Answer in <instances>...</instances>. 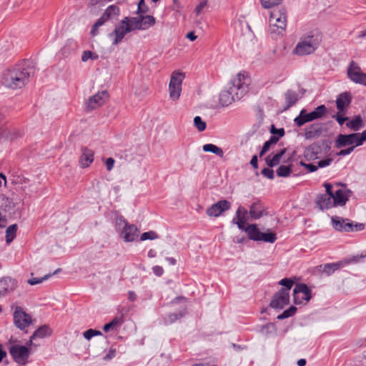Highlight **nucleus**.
Instances as JSON below:
<instances>
[{"mask_svg": "<svg viewBox=\"0 0 366 366\" xmlns=\"http://www.w3.org/2000/svg\"><path fill=\"white\" fill-rule=\"evenodd\" d=\"M99 59V55L92 51L86 50L84 51L81 55V61L84 62L87 61L88 60H97Z\"/></svg>", "mask_w": 366, "mask_h": 366, "instance_id": "nucleus-42", "label": "nucleus"}, {"mask_svg": "<svg viewBox=\"0 0 366 366\" xmlns=\"http://www.w3.org/2000/svg\"><path fill=\"white\" fill-rule=\"evenodd\" d=\"M83 335L85 339L89 340L92 337L94 336L102 335V332L99 330L89 329L85 331L83 333Z\"/></svg>", "mask_w": 366, "mask_h": 366, "instance_id": "nucleus-48", "label": "nucleus"}, {"mask_svg": "<svg viewBox=\"0 0 366 366\" xmlns=\"http://www.w3.org/2000/svg\"><path fill=\"white\" fill-rule=\"evenodd\" d=\"M243 230L247 233L249 239L260 241L261 232L256 224H249L247 227H244Z\"/></svg>", "mask_w": 366, "mask_h": 366, "instance_id": "nucleus-29", "label": "nucleus"}, {"mask_svg": "<svg viewBox=\"0 0 366 366\" xmlns=\"http://www.w3.org/2000/svg\"><path fill=\"white\" fill-rule=\"evenodd\" d=\"M158 238V234L154 231H149L142 233L140 236V241H145L147 239H156Z\"/></svg>", "mask_w": 366, "mask_h": 366, "instance_id": "nucleus-46", "label": "nucleus"}, {"mask_svg": "<svg viewBox=\"0 0 366 366\" xmlns=\"http://www.w3.org/2000/svg\"><path fill=\"white\" fill-rule=\"evenodd\" d=\"M247 210L242 206H239L235 213V216L232 219V222L237 225L241 230L244 229V225L247 219Z\"/></svg>", "mask_w": 366, "mask_h": 366, "instance_id": "nucleus-24", "label": "nucleus"}, {"mask_svg": "<svg viewBox=\"0 0 366 366\" xmlns=\"http://www.w3.org/2000/svg\"><path fill=\"white\" fill-rule=\"evenodd\" d=\"M185 76V73L180 70L172 71L169 83V97L172 101L179 99L182 90V82Z\"/></svg>", "mask_w": 366, "mask_h": 366, "instance_id": "nucleus-7", "label": "nucleus"}, {"mask_svg": "<svg viewBox=\"0 0 366 366\" xmlns=\"http://www.w3.org/2000/svg\"><path fill=\"white\" fill-rule=\"evenodd\" d=\"M104 24V23L103 22L102 20H101L100 19H98L97 21L95 22V24L93 25V26L92 28V30H91L92 35V36L97 35L99 28L101 26H102Z\"/></svg>", "mask_w": 366, "mask_h": 366, "instance_id": "nucleus-50", "label": "nucleus"}, {"mask_svg": "<svg viewBox=\"0 0 366 366\" xmlns=\"http://www.w3.org/2000/svg\"><path fill=\"white\" fill-rule=\"evenodd\" d=\"M33 69L26 61L19 62L3 73L2 84L13 89L21 88L29 81Z\"/></svg>", "mask_w": 366, "mask_h": 366, "instance_id": "nucleus-3", "label": "nucleus"}, {"mask_svg": "<svg viewBox=\"0 0 366 366\" xmlns=\"http://www.w3.org/2000/svg\"><path fill=\"white\" fill-rule=\"evenodd\" d=\"M11 307L13 310L14 325L19 330L26 331L32 322L31 316L21 306L16 304H13Z\"/></svg>", "mask_w": 366, "mask_h": 366, "instance_id": "nucleus-9", "label": "nucleus"}, {"mask_svg": "<svg viewBox=\"0 0 366 366\" xmlns=\"http://www.w3.org/2000/svg\"><path fill=\"white\" fill-rule=\"evenodd\" d=\"M292 172L291 166L281 165L277 169V174L279 177H287Z\"/></svg>", "mask_w": 366, "mask_h": 366, "instance_id": "nucleus-39", "label": "nucleus"}, {"mask_svg": "<svg viewBox=\"0 0 366 366\" xmlns=\"http://www.w3.org/2000/svg\"><path fill=\"white\" fill-rule=\"evenodd\" d=\"M333 228L338 232L361 231L364 229L365 224L362 223L354 224L348 219H344L338 216H333L331 218Z\"/></svg>", "mask_w": 366, "mask_h": 366, "instance_id": "nucleus-10", "label": "nucleus"}, {"mask_svg": "<svg viewBox=\"0 0 366 366\" xmlns=\"http://www.w3.org/2000/svg\"><path fill=\"white\" fill-rule=\"evenodd\" d=\"M278 138L274 136H271L268 141H266L262 147V149L259 153V156H263L270 148L271 145L274 144L277 142Z\"/></svg>", "mask_w": 366, "mask_h": 366, "instance_id": "nucleus-38", "label": "nucleus"}, {"mask_svg": "<svg viewBox=\"0 0 366 366\" xmlns=\"http://www.w3.org/2000/svg\"><path fill=\"white\" fill-rule=\"evenodd\" d=\"M277 240V236L275 233L273 232H267L264 233L261 232L260 235V241H263L265 242L274 243Z\"/></svg>", "mask_w": 366, "mask_h": 366, "instance_id": "nucleus-41", "label": "nucleus"}, {"mask_svg": "<svg viewBox=\"0 0 366 366\" xmlns=\"http://www.w3.org/2000/svg\"><path fill=\"white\" fill-rule=\"evenodd\" d=\"M94 160V152L87 147H82L81 148V155L79 159V164L81 168H87L91 166Z\"/></svg>", "mask_w": 366, "mask_h": 366, "instance_id": "nucleus-20", "label": "nucleus"}, {"mask_svg": "<svg viewBox=\"0 0 366 366\" xmlns=\"http://www.w3.org/2000/svg\"><path fill=\"white\" fill-rule=\"evenodd\" d=\"M353 151H354V147H348L347 149H341L338 152L337 154L339 156H346V155L350 154Z\"/></svg>", "mask_w": 366, "mask_h": 366, "instance_id": "nucleus-59", "label": "nucleus"}, {"mask_svg": "<svg viewBox=\"0 0 366 366\" xmlns=\"http://www.w3.org/2000/svg\"><path fill=\"white\" fill-rule=\"evenodd\" d=\"M187 38L193 41L197 39V36L195 35L194 31H190L187 34Z\"/></svg>", "mask_w": 366, "mask_h": 366, "instance_id": "nucleus-64", "label": "nucleus"}, {"mask_svg": "<svg viewBox=\"0 0 366 366\" xmlns=\"http://www.w3.org/2000/svg\"><path fill=\"white\" fill-rule=\"evenodd\" d=\"M51 333L50 329L48 326L44 325L38 328L34 334L31 336V338L29 342V345L31 346L32 344V341L36 338H44Z\"/></svg>", "mask_w": 366, "mask_h": 366, "instance_id": "nucleus-30", "label": "nucleus"}, {"mask_svg": "<svg viewBox=\"0 0 366 366\" xmlns=\"http://www.w3.org/2000/svg\"><path fill=\"white\" fill-rule=\"evenodd\" d=\"M29 344V342L27 343ZM28 346L19 345H12L9 348V353L14 360L20 365H25L28 362L30 355V349Z\"/></svg>", "mask_w": 366, "mask_h": 366, "instance_id": "nucleus-12", "label": "nucleus"}, {"mask_svg": "<svg viewBox=\"0 0 366 366\" xmlns=\"http://www.w3.org/2000/svg\"><path fill=\"white\" fill-rule=\"evenodd\" d=\"M297 312V308L295 306H291L287 310H285L282 314L277 316V319L280 320H282L286 318H289L295 315Z\"/></svg>", "mask_w": 366, "mask_h": 366, "instance_id": "nucleus-40", "label": "nucleus"}, {"mask_svg": "<svg viewBox=\"0 0 366 366\" xmlns=\"http://www.w3.org/2000/svg\"><path fill=\"white\" fill-rule=\"evenodd\" d=\"M279 284L285 287L284 288H282L280 290L281 291H285L290 294V290L293 285L292 280H291L290 279L284 278L280 281Z\"/></svg>", "mask_w": 366, "mask_h": 366, "instance_id": "nucleus-45", "label": "nucleus"}, {"mask_svg": "<svg viewBox=\"0 0 366 366\" xmlns=\"http://www.w3.org/2000/svg\"><path fill=\"white\" fill-rule=\"evenodd\" d=\"M17 287V281L11 277L0 279V297L9 295Z\"/></svg>", "mask_w": 366, "mask_h": 366, "instance_id": "nucleus-21", "label": "nucleus"}, {"mask_svg": "<svg viewBox=\"0 0 366 366\" xmlns=\"http://www.w3.org/2000/svg\"><path fill=\"white\" fill-rule=\"evenodd\" d=\"M231 204L227 200H220L217 203L213 204L207 209V214L209 217H217L220 216L224 212L230 209Z\"/></svg>", "mask_w": 366, "mask_h": 366, "instance_id": "nucleus-18", "label": "nucleus"}, {"mask_svg": "<svg viewBox=\"0 0 366 366\" xmlns=\"http://www.w3.org/2000/svg\"><path fill=\"white\" fill-rule=\"evenodd\" d=\"M293 297L295 304H306L312 298L311 290L305 284H297L294 288Z\"/></svg>", "mask_w": 366, "mask_h": 366, "instance_id": "nucleus-13", "label": "nucleus"}, {"mask_svg": "<svg viewBox=\"0 0 366 366\" xmlns=\"http://www.w3.org/2000/svg\"><path fill=\"white\" fill-rule=\"evenodd\" d=\"M51 274L45 275L42 278H31L28 280V283L31 285H35L41 283L44 280H47Z\"/></svg>", "mask_w": 366, "mask_h": 366, "instance_id": "nucleus-52", "label": "nucleus"}, {"mask_svg": "<svg viewBox=\"0 0 366 366\" xmlns=\"http://www.w3.org/2000/svg\"><path fill=\"white\" fill-rule=\"evenodd\" d=\"M194 127H196V129L199 132L204 131L207 127L206 122L204 121H203L202 119L199 116H197L194 117Z\"/></svg>", "mask_w": 366, "mask_h": 366, "instance_id": "nucleus-44", "label": "nucleus"}, {"mask_svg": "<svg viewBox=\"0 0 366 366\" xmlns=\"http://www.w3.org/2000/svg\"><path fill=\"white\" fill-rule=\"evenodd\" d=\"M202 149L205 152L214 153L216 155L219 156V157H223L224 156L223 150L220 147L213 144H206L203 145Z\"/></svg>", "mask_w": 366, "mask_h": 366, "instance_id": "nucleus-36", "label": "nucleus"}, {"mask_svg": "<svg viewBox=\"0 0 366 366\" xmlns=\"http://www.w3.org/2000/svg\"><path fill=\"white\" fill-rule=\"evenodd\" d=\"M272 32L282 34L287 26V16L284 8L273 10L269 18Z\"/></svg>", "mask_w": 366, "mask_h": 366, "instance_id": "nucleus-8", "label": "nucleus"}, {"mask_svg": "<svg viewBox=\"0 0 366 366\" xmlns=\"http://www.w3.org/2000/svg\"><path fill=\"white\" fill-rule=\"evenodd\" d=\"M152 271L153 273L157 277H161L164 273V269L159 265L154 266L152 267Z\"/></svg>", "mask_w": 366, "mask_h": 366, "instance_id": "nucleus-57", "label": "nucleus"}, {"mask_svg": "<svg viewBox=\"0 0 366 366\" xmlns=\"http://www.w3.org/2000/svg\"><path fill=\"white\" fill-rule=\"evenodd\" d=\"M351 192L345 188H340L339 187L332 184V194L333 203L335 207H342L345 205L349 200Z\"/></svg>", "mask_w": 366, "mask_h": 366, "instance_id": "nucleus-16", "label": "nucleus"}, {"mask_svg": "<svg viewBox=\"0 0 366 366\" xmlns=\"http://www.w3.org/2000/svg\"><path fill=\"white\" fill-rule=\"evenodd\" d=\"M300 164L302 166H303L305 168H307L308 169V171L310 172H315L317 169V168H318V166L314 165L312 164H306V163H303L302 162H300Z\"/></svg>", "mask_w": 366, "mask_h": 366, "instance_id": "nucleus-58", "label": "nucleus"}, {"mask_svg": "<svg viewBox=\"0 0 366 366\" xmlns=\"http://www.w3.org/2000/svg\"><path fill=\"white\" fill-rule=\"evenodd\" d=\"M347 72L348 78L352 81L366 86V74L362 71L360 66L355 61H350Z\"/></svg>", "mask_w": 366, "mask_h": 366, "instance_id": "nucleus-14", "label": "nucleus"}, {"mask_svg": "<svg viewBox=\"0 0 366 366\" xmlns=\"http://www.w3.org/2000/svg\"><path fill=\"white\" fill-rule=\"evenodd\" d=\"M262 174L263 176H264L265 177L269 179H274V171L272 169H269V168H264L262 170Z\"/></svg>", "mask_w": 366, "mask_h": 366, "instance_id": "nucleus-53", "label": "nucleus"}, {"mask_svg": "<svg viewBox=\"0 0 366 366\" xmlns=\"http://www.w3.org/2000/svg\"><path fill=\"white\" fill-rule=\"evenodd\" d=\"M18 226L16 224L9 226L6 229V242L10 244L16 237Z\"/></svg>", "mask_w": 366, "mask_h": 366, "instance_id": "nucleus-35", "label": "nucleus"}, {"mask_svg": "<svg viewBox=\"0 0 366 366\" xmlns=\"http://www.w3.org/2000/svg\"><path fill=\"white\" fill-rule=\"evenodd\" d=\"M322 41V36L318 32L310 31L302 36L294 48L292 54L303 56L313 54Z\"/></svg>", "mask_w": 366, "mask_h": 366, "instance_id": "nucleus-4", "label": "nucleus"}, {"mask_svg": "<svg viewBox=\"0 0 366 366\" xmlns=\"http://www.w3.org/2000/svg\"><path fill=\"white\" fill-rule=\"evenodd\" d=\"M156 19L153 16H137L125 17L117 26L112 35L114 36L112 44H119L125 35L134 30H146L154 25Z\"/></svg>", "mask_w": 366, "mask_h": 366, "instance_id": "nucleus-1", "label": "nucleus"}, {"mask_svg": "<svg viewBox=\"0 0 366 366\" xmlns=\"http://www.w3.org/2000/svg\"><path fill=\"white\" fill-rule=\"evenodd\" d=\"M344 266L345 264L343 262L327 263L324 265L323 272L326 273L327 275H330L335 271L339 269L340 267Z\"/></svg>", "mask_w": 366, "mask_h": 366, "instance_id": "nucleus-34", "label": "nucleus"}, {"mask_svg": "<svg viewBox=\"0 0 366 366\" xmlns=\"http://www.w3.org/2000/svg\"><path fill=\"white\" fill-rule=\"evenodd\" d=\"M184 315V312L179 311V312L168 314L164 319L165 324H172L182 317Z\"/></svg>", "mask_w": 366, "mask_h": 366, "instance_id": "nucleus-37", "label": "nucleus"}, {"mask_svg": "<svg viewBox=\"0 0 366 366\" xmlns=\"http://www.w3.org/2000/svg\"><path fill=\"white\" fill-rule=\"evenodd\" d=\"M330 147L325 143H313L306 149L307 157L310 159H318L322 154V149H329Z\"/></svg>", "mask_w": 366, "mask_h": 366, "instance_id": "nucleus-22", "label": "nucleus"}, {"mask_svg": "<svg viewBox=\"0 0 366 366\" xmlns=\"http://www.w3.org/2000/svg\"><path fill=\"white\" fill-rule=\"evenodd\" d=\"M332 162V158H327L325 159H322V160L319 161L317 162V166L320 168H323V167H327V166L330 165Z\"/></svg>", "mask_w": 366, "mask_h": 366, "instance_id": "nucleus-56", "label": "nucleus"}, {"mask_svg": "<svg viewBox=\"0 0 366 366\" xmlns=\"http://www.w3.org/2000/svg\"><path fill=\"white\" fill-rule=\"evenodd\" d=\"M262 6L265 9H270L278 5L282 0H259Z\"/></svg>", "mask_w": 366, "mask_h": 366, "instance_id": "nucleus-47", "label": "nucleus"}, {"mask_svg": "<svg viewBox=\"0 0 366 366\" xmlns=\"http://www.w3.org/2000/svg\"><path fill=\"white\" fill-rule=\"evenodd\" d=\"M285 153V149H281L278 153L273 155L272 157L268 156L266 158V162H267V165L270 167H273L277 165L280 163V162Z\"/></svg>", "mask_w": 366, "mask_h": 366, "instance_id": "nucleus-33", "label": "nucleus"}, {"mask_svg": "<svg viewBox=\"0 0 366 366\" xmlns=\"http://www.w3.org/2000/svg\"><path fill=\"white\" fill-rule=\"evenodd\" d=\"M335 119L337 120V122L339 123L340 125H342L346 121L348 120V118L345 117L340 114H337L335 117Z\"/></svg>", "mask_w": 366, "mask_h": 366, "instance_id": "nucleus-61", "label": "nucleus"}, {"mask_svg": "<svg viewBox=\"0 0 366 366\" xmlns=\"http://www.w3.org/2000/svg\"><path fill=\"white\" fill-rule=\"evenodd\" d=\"M325 105L318 106L313 112L307 113L305 109H302L299 115L295 118L294 122L298 127H302L307 122L321 118L326 112Z\"/></svg>", "mask_w": 366, "mask_h": 366, "instance_id": "nucleus-11", "label": "nucleus"}, {"mask_svg": "<svg viewBox=\"0 0 366 366\" xmlns=\"http://www.w3.org/2000/svg\"><path fill=\"white\" fill-rule=\"evenodd\" d=\"M115 228L119 237L126 242H132L137 239L139 230L134 224H129L123 216H119L115 220Z\"/></svg>", "mask_w": 366, "mask_h": 366, "instance_id": "nucleus-5", "label": "nucleus"}, {"mask_svg": "<svg viewBox=\"0 0 366 366\" xmlns=\"http://www.w3.org/2000/svg\"><path fill=\"white\" fill-rule=\"evenodd\" d=\"M250 79L245 73H239L230 82L228 89L221 92L219 104L227 107L242 99L248 92Z\"/></svg>", "mask_w": 366, "mask_h": 366, "instance_id": "nucleus-2", "label": "nucleus"}, {"mask_svg": "<svg viewBox=\"0 0 366 366\" xmlns=\"http://www.w3.org/2000/svg\"><path fill=\"white\" fill-rule=\"evenodd\" d=\"M365 257H366V252H362L360 255L353 256L350 259L346 260L344 262V264H345V265H346V264H350V263H356V262H358L360 259H362Z\"/></svg>", "mask_w": 366, "mask_h": 366, "instance_id": "nucleus-49", "label": "nucleus"}, {"mask_svg": "<svg viewBox=\"0 0 366 366\" xmlns=\"http://www.w3.org/2000/svg\"><path fill=\"white\" fill-rule=\"evenodd\" d=\"M128 299L131 302H134L137 300V295L134 291H129L128 293Z\"/></svg>", "mask_w": 366, "mask_h": 366, "instance_id": "nucleus-63", "label": "nucleus"}, {"mask_svg": "<svg viewBox=\"0 0 366 366\" xmlns=\"http://www.w3.org/2000/svg\"><path fill=\"white\" fill-rule=\"evenodd\" d=\"M119 14V9L116 5H110L107 7V9L105 10L104 14L102 15V16L99 18L101 20L103 21L104 23H105L107 21H108L110 19H112L115 16H117Z\"/></svg>", "mask_w": 366, "mask_h": 366, "instance_id": "nucleus-27", "label": "nucleus"}, {"mask_svg": "<svg viewBox=\"0 0 366 366\" xmlns=\"http://www.w3.org/2000/svg\"><path fill=\"white\" fill-rule=\"evenodd\" d=\"M346 126L356 132L364 127L363 121L360 115L355 116L352 119L346 123Z\"/></svg>", "mask_w": 366, "mask_h": 366, "instance_id": "nucleus-31", "label": "nucleus"}, {"mask_svg": "<svg viewBox=\"0 0 366 366\" xmlns=\"http://www.w3.org/2000/svg\"><path fill=\"white\" fill-rule=\"evenodd\" d=\"M119 322L118 319L116 317L112 322L104 325L103 329L105 332H109L112 330Z\"/></svg>", "mask_w": 366, "mask_h": 366, "instance_id": "nucleus-51", "label": "nucleus"}, {"mask_svg": "<svg viewBox=\"0 0 366 366\" xmlns=\"http://www.w3.org/2000/svg\"><path fill=\"white\" fill-rule=\"evenodd\" d=\"M290 302V294L285 291L277 292L270 302V307L274 309H282Z\"/></svg>", "mask_w": 366, "mask_h": 366, "instance_id": "nucleus-19", "label": "nucleus"}, {"mask_svg": "<svg viewBox=\"0 0 366 366\" xmlns=\"http://www.w3.org/2000/svg\"><path fill=\"white\" fill-rule=\"evenodd\" d=\"M208 1L207 0H201L196 5L194 13L197 16H199L203 11L207 7Z\"/></svg>", "mask_w": 366, "mask_h": 366, "instance_id": "nucleus-43", "label": "nucleus"}, {"mask_svg": "<svg viewBox=\"0 0 366 366\" xmlns=\"http://www.w3.org/2000/svg\"><path fill=\"white\" fill-rule=\"evenodd\" d=\"M5 204L6 207H8L9 209H16L19 205H21V209H22L24 206V199L16 194H12L11 197H6L5 199Z\"/></svg>", "mask_w": 366, "mask_h": 366, "instance_id": "nucleus-28", "label": "nucleus"}, {"mask_svg": "<svg viewBox=\"0 0 366 366\" xmlns=\"http://www.w3.org/2000/svg\"><path fill=\"white\" fill-rule=\"evenodd\" d=\"M322 132V127L320 124H310L305 129V137L307 139H312L318 137Z\"/></svg>", "mask_w": 366, "mask_h": 366, "instance_id": "nucleus-26", "label": "nucleus"}, {"mask_svg": "<svg viewBox=\"0 0 366 366\" xmlns=\"http://www.w3.org/2000/svg\"><path fill=\"white\" fill-rule=\"evenodd\" d=\"M351 102V97L349 93L340 94L336 100L337 108L340 112H344Z\"/></svg>", "mask_w": 366, "mask_h": 366, "instance_id": "nucleus-25", "label": "nucleus"}, {"mask_svg": "<svg viewBox=\"0 0 366 366\" xmlns=\"http://www.w3.org/2000/svg\"><path fill=\"white\" fill-rule=\"evenodd\" d=\"M366 141V130L362 133H352L350 134H339L335 141V146L342 148L346 146L357 147L361 146Z\"/></svg>", "mask_w": 366, "mask_h": 366, "instance_id": "nucleus-6", "label": "nucleus"}, {"mask_svg": "<svg viewBox=\"0 0 366 366\" xmlns=\"http://www.w3.org/2000/svg\"><path fill=\"white\" fill-rule=\"evenodd\" d=\"M250 164L251 165L254 167V168H257V166H258V159H257V157L256 155H254L251 160H250Z\"/></svg>", "mask_w": 366, "mask_h": 366, "instance_id": "nucleus-62", "label": "nucleus"}, {"mask_svg": "<svg viewBox=\"0 0 366 366\" xmlns=\"http://www.w3.org/2000/svg\"><path fill=\"white\" fill-rule=\"evenodd\" d=\"M109 95L107 91H102L92 96L88 99L86 107L89 110H93L103 106L109 99Z\"/></svg>", "mask_w": 366, "mask_h": 366, "instance_id": "nucleus-17", "label": "nucleus"}, {"mask_svg": "<svg viewBox=\"0 0 366 366\" xmlns=\"http://www.w3.org/2000/svg\"><path fill=\"white\" fill-rule=\"evenodd\" d=\"M287 109L294 106L298 101V94L295 91L287 90L285 94Z\"/></svg>", "mask_w": 366, "mask_h": 366, "instance_id": "nucleus-32", "label": "nucleus"}, {"mask_svg": "<svg viewBox=\"0 0 366 366\" xmlns=\"http://www.w3.org/2000/svg\"><path fill=\"white\" fill-rule=\"evenodd\" d=\"M115 160L112 157H109L104 161L107 171L110 172L114 167Z\"/></svg>", "mask_w": 366, "mask_h": 366, "instance_id": "nucleus-54", "label": "nucleus"}, {"mask_svg": "<svg viewBox=\"0 0 366 366\" xmlns=\"http://www.w3.org/2000/svg\"><path fill=\"white\" fill-rule=\"evenodd\" d=\"M249 214L252 219H259L264 215H266L267 212L264 204L257 199L251 204Z\"/></svg>", "mask_w": 366, "mask_h": 366, "instance_id": "nucleus-23", "label": "nucleus"}, {"mask_svg": "<svg viewBox=\"0 0 366 366\" xmlns=\"http://www.w3.org/2000/svg\"><path fill=\"white\" fill-rule=\"evenodd\" d=\"M325 193L319 195L317 197L316 203L320 209H328L335 207L333 203L332 194V184L330 183H325Z\"/></svg>", "mask_w": 366, "mask_h": 366, "instance_id": "nucleus-15", "label": "nucleus"}, {"mask_svg": "<svg viewBox=\"0 0 366 366\" xmlns=\"http://www.w3.org/2000/svg\"><path fill=\"white\" fill-rule=\"evenodd\" d=\"M172 9L176 12L180 11L183 9V6L182 5L179 0H172Z\"/></svg>", "mask_w": 366, "mask_h": 366, "instance_id": "nucleus-55", "label": "nucleus"}, {"mask_svg": "<svg viewBox=\"0 0 366 366\" xmlns=\"http://www.w3.org/2000/svg\"><path fill=\"white\" fill-rule=\"evenodd\" d=\"M274 324L272 323H268L265 325H264L262 329H261V332L263 333V334H268L269 332V329H274Z\"/></svg>", "mask_w": 366, "mask_h": 366, "instance_id": "nucleus-60", "label": "nucleus"}]
</instances>
